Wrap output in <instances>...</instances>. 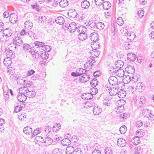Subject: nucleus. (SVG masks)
I'll use <instances>...</instances> for the list:
<instances>
[{
  "instance_id": "nucleus-61",
  "label": "nucleus",
  "mask_w": 154,
  "mask_h": 154,
  "mask_svg": "<svg viewBox=\"0 0 154 154\" xmlns=\"http://www.w3.org/2000/svg\"><path fill=\"white\" fill-rule=\"evenodd\" d=\"M22 109V108L19 105L15 107L14 112L16 113L18 112Z\"/></svg>"
},
{
  "instance_id": "nucleus-19",
  "label": "nucleus",
  "mask_w": 154,
  "mask_h": 154,
  "mask_svg": "<svg viewBox=\"0 0 154 154\" xmlns=\"http://www.w3.org/2000/svg\"><path fill=\"white\" fill-rule=\"evenodd\" d=\"M82 7L84 9L88 8L90 5V2L87 0L83 1L81 3Z\"/></svg>"
},
{
  "instance_id": "nucleus-36",
  "label": "nucleus",
  "mask_w": 154,
  "mask_h": 154,
  "mask_svg": "<svg viewBox=\"0 0 154 154\" xmlns=\"http://www.w3.org/2000/svg\"><path fill=\"white\" fill-rule=\"evenodd\" d=\"M103 102L104 105L107 106H109L111 103V99L106 97L103 100Z\"/></svg>"
},
{
  "instance_id": "nucleus-12",
  "label": "nucleus",
  "mask_w": 154,
  "mask_h": 154,
  "mask_svg": "<svg viewBox=\"0 0 154 154\" xmlns=\"http://www.w3.org/2000/svg\"><path fill=\"white\" fill-rule=\"evenodd\" d=\"M144 114L143 115L145 117L148 118H152L154 117V115H153L150 110L147 109H146L144 111Z\"/></svg>"
},
{
  "instance_id": "nucleus-18",
  "label": "nucleus",
  "mask_w": 154,
  "mask_h": 154,
  "mask_svg": "<svg viewBox=\"0 0 154 154\" xmlns=\"http://www.w3.org/2000/svg\"><path fill=\"white\" fill-rule=\"evenodd\" d=\"M24 26L28 29H31L32 26V23L29 20L26 21L24 24Z\"/></svg>"
},
{
  "instance_id": "nucleus-13",
  "label": "nucleus",
  "mask_w": 154,
  "mask_h": 154,
  "mask_svg": "<svg viewBox=\"0 0 154 154\" xmlns=\"http://www.w3.org/2000/svg\"><path fill=\"white\" fill-rule=\"evenodd\" d=\"M90 38L91 41L94 42H96L99 39V36L97 33H92L90 36Z\"/></svg>"
},
{
  "instance_id": "nucleus-10",
  "label": "nucleus",
  "mask_w": 154,
  "mask_h": 154,
  "mask_svg": "<svg viewBox=\"0 0 154 154\" xmlns=\"http://www.w3.org/2000/svg\"><path fill=\"white\" fill-rule=\"evenodd\" d=\"M4 35L6 38L11 36L13 33L12 30L10 28L4 29L3 31Z\"/></svg>"
},
{
  "instance_id": "nucleus-4",
  "label": "nucleus",
  "mask_w": 154,
  "mask_h": 154,
  "mask_svg": "<svg viewBox=\"0 0 154 154\" xmlns=\"http://www.w3.org/2000/svg\"><path fill=\"white\" fill-rule=\"evenodd\" d=\"M19 93L20 94L18 95L17 96V100L20 102H24L26 101L27 99L26 97V96L25 94L23 93L20 92V91L19 90H17Z\"/></svg>"
},
{
  "instance_id": "nucleus-63",
  "label": "nucleus",
  "mask_w": 154,
  "mask_h": 154,
  "mask_svg": "<svg viewBox=\"0 0 154 154\" xmlns=\"http://www.w3.org/2000/svg\"><path fill=\"white\" fill-rule=\"evenodd\" d=\"M35 71L33 69L30 70L28 71L27 73V76H30L33 74L35 73Z\"/></svg>"
},
{
  "instance_id": "nucleus-14",
  "label": "nucleus",
  "mask_w": 154,
  "mask_h": 154,
  "mask_svg": "<svg viewBox=\"0 0 154 154\" xmlns=\"http://www.w3.org/2000/svg\"><path fill=\"white\" fill-rule=\"evenodd\" d=\"M125 69L126 72L130 74L134 73L135 71L134 67L132 66H127L125 68Z\"/></svg>"
},
{
  "instance_id": "nucleus-5",
  "label": "nucleus",
  "mask_w": 154,
  "mask_h": 154,
  "mask_svg": "<svg viewBox=\"0 0 154 154\" xmlns=\"http://www.w3.org/2000/svg\"><path fill=\"white\" fill-rule=\"evenodd\" d=\"M18 18L17 15L15 14H11L10 15L9 21L11 23H15L17 21Z\"/></svg>"
},
{
  "instance_id": "nucleus-50",
  "label": "nucleus",
  "mask_w": 154,
  "mask_h": 154,
  "mask_svg": "<svg viewBox=\"0 0 154 154\" xmlns=\"http://www.w3.org/2000/svg\"><path fill=\"white\" fill-rule=\"evenodd\" d=\"M23 49L25 51H31V48L29 45L28 44H24L23 45Z\"/></svg>"
},
{
  "instance_id": "nucleus-54",
  "label": "nucleus",
  "mask_w": 154,
  "mask_h": 154,
  "mask_svg": "<svg viewBox=\"0 0 154 154\" xmlns=\"http://www.w3.org/2000/svg\"><path fill=\"white\" fill-rule=\"evenodd\" d=\"M109 72L110 73H111L112 75H114L115 74L117 69L112 67H111L109 69Z\"/></svg>"
},
{
  "instance_id": "nucleus-2",
  "label": "nucleus",
  "mask_w": 154,
  "mask_h": 154,
  "mask_svg": "<svg viewBox=\"0 0 154 154\" xmlns=\"http://www.w3.org/2000/svg\"><path fill=\"white\" fill-rule=\"evenodd\" d=\"M66 27L68 28V30L71 32L72 33L76 31V29L77 28V26L75 22L69 24H67L66 25Z\"/></svg>"
},
{
  "instance_id": "nucleus-37",
  "label": "nucleus",
  "mask_w": 154,
  "mask_h": 154,
  "mask_svg": "<svg viewBox=\"0 0 154 154\" xmlns=\"http://www.w3.org/2000/svg\"><path fill=\"white\" fill-rule=\"evenodd\" d=\"M88 36L87 34L86 33H81L78 35V38L80 40L83 41L87 39Z\"/></svg>"
},
{
  "instance_id": "nucleus-44",
  "label": "nucleus",
  "mask_w": 154,
  "mask_h": 154,
  "mask_svg": "<svg viewBox=\"0 0 154 154\" xmlns=\"http://www.w3.org/2000/svg\"><path fill=\"white\" fill-rule=\"evenodd\" d=\"M28 35L32 38H36V35L35 34L33 31L31 30H29L28 31Z\"/></svg>"
},
{
  "instance_id": "nucleus-48",
  "label": "nucleus",
  "mask_w": 154,
  "mask_h": 154,
  "mask_svg": "<svg viewBox=\"0 0 154 154\" xmlns=\"http://www.w3.org/2000/svg\"><path fill=\"white\" fill-rule=\"evenodd\" d=\"M105 154H112V151L110 147H107L104 150Z\"/></svg>"
},
{
  "instance_id": "nucleus-20",
  "label": "nucleus",
  "mask_w": 154,
  "mask_h": 154,
  "mask_svg": "<svg viewBox=\"0 0 154 154\" xmlns=\"http://www.w3.org/2000/svg\"><path fill=\"white\" fill-rule=\"evenodd\" d=\"M127 59L129 61H133L136 59V55L135 54L132 53H129L127 55Z\"/></svg>"
},
{
  "instance_id": "nucleus-51",
  "label": "nucleus",
  "mask_w": 154,
  "mask_h": 154,
  "mask_svg": "<svg viewBox=\"0 0 154 154\" xmlns=\"http://www.w3.org/2000/svg\"><path fill=\"white\" fill-rule=\"evenodd\" d=\"M15 69L14 68L11 67L10 66L8 67L7 72L10 74L14 73L15 72Z\"/></svg>"
},
{
  "instance_id": "nucleus-45",
  "label": "nucleus",
  "mask_w": 154,
  "mask_h": 154,
  "mask_svg": "<svg viewBox=\"0 0 154 154\" xmlns=\"http://www.w3.org/2000/svg\"><path fill=\"white\" fill-rule=\"evenodd\" d=\"M63 150L60 149L56 148L54 150V154H62Z\"/></svg>"
},
{
  "instance_id": "nucleus-23",
  "label": "nucleus",
  "mask_w": 154,
  "mask_h": 154,
  "mask_svg": "<svg viewBox=\"0 0 154 154\" xmlns=\"http://www.w3.org/2000/svg\"><path fill=\"white\" fill-rule=\"evenodd\" d=\"M117 94L118 96L120 98H123L125 97L126 95V93L125 91L120 89V90L119 91H118Z\"/></svg>"
},
{
  "instance_id": "nucleus-24",
  "label": "nucleus",
  "mask_w": 154,
  "mask_h": 154,
  "mask_svg": "<svg viewBox=\"0 0 154 154\" xmlns=\"http://www.w3.org/2000/svg\"><path fill=\"white\" fill-rule=\"evenodd\" d=\"M118 90L117 88L113 87L110 89L109 94L111 96L116 95L117 94Z\"/></svg>"
},
{
  "instance_id": "nucleus-62",
  "label": "nucleus",
  "mask_w": 154,
  "mask_h": 154,
  "mask_svg": "<svg viewBox=\"0 0 154 154\" xmlns=\"http://www.w3.org/2000/svg\"><path fill=\"white\" fill-rule=\"evenodd\" d=\"M134 88L133 86H131L128 87L127 88L128 91L130 93H133L134 91Z\"/></svg>"
},
{
  "instance_id": "nucleus-6",
  "label": "nucleus",
  "mask_w": 154,
  "mask_h": 154,
  "mask_svg": "<svg viewBox=\"0 0 154 154\" xmlns=\"http://www.w3.org/2000/svg\"><path fill=\"white\" fill-rule=\"evenodd\" d=\"M89 78L90 77L89 75L84 74L79 77L78 81L81 83H85L88 81Z\"/></svg>"
},
{
  "instance_id": "nucleus-30",
  "label": "nucleus",
  "mask_w": 154,
  "mask_h": 154,
  "mask_svg": "<svg viewBox=\"0 0 154 154\" xmlns=\"http://www.w3.org/2000/svg\"><path fill=\"white\" fill-rule=\"evenodd\" d=\"M23 132L26 134H29L32 132V129L30 127L27 126L24 128Z\"/></svg>"
},
{
  "instance_id": "nucleus-21",
  "label": "nucleus",
  "mask_w": 154,
  "mask_h": 154,
  "mask_svg": "<svg viewBox=\"0 0 154 154\" xmlns=\"http://www.w3.org/2000/svg\"><path fill=\"white\" fill-rule=\"evenodd\" d=\"M55 21L57 23L62 25L65 22V20L63 17L60 16L56 18Z\"/></svg>"
},
{
  "instance_id": "nucleus-15",
  "label": "nucleus",
  "mask_w": 154,
  "mask_h": 154,
  "mask_svg": "<svg viewBox=\"0 0 154 154\" xmlns=\"http://www.w3.org/2000/svg\"><path fill=\"white\" fill-rule=\"evenodd\" d=\"M94 114L96 115H99L102 112V109L99 106H95L93 110Z\"/></svg>"
},
{
  "instance_id": "nucleus-8",
  "label": "nucleus",
  "mask_w": 154,
  "mask_h": 154,
  "mask_svg": "<svg viewBox=\"0 0 154 154\" xmlns=\"http://www.w3.org/2000/svg\"><path fill=\"white\" fill-rule=\"evenodd\" d=\"M76 30L79 34L86 33L87 31V29L82 26H78L77 28L76 29Z\"/></svg>"
},
{
  "instance_id": "nucleus-34",
  "label": "nucleus",
  "mask_w": 154,
  "mask_h": 154,
  "mask_svg": "<svg viewBox=\"0 0 154 154\" xmlns=\"http://www.w3.org/2000/svg\"><path fill=\"white\" fill-rule=\"evenodd\" d=\"M124 110V106L121 105L116 108L115 109V111L117 113L119 114L120 113L122 112Z\"/></svg>"
},
{
  "instance_id": "nucleus-49",
  "label": "nucleus",
  "mask_w": 154,
  "mask_h": 154,
  "mask_svg": "<svg viewBox=\"0 0 154 154\" xmlns=\"http://www.w3.org/2000/svg\"><path fill=\"white\" fill-rule=\"evenodd\" d=\"M104 27V24L101 22H99L97 23L96 28L99 29H103Z\"/></svg>"
},
{
  "instance_id": "nucleus-40",
  "label": "nucleus",
  "mask_w": 154,
  "mask_h": 154,
  "mask_svg": "<svg viewBox=\"0 0 154 154\" xmlns=\"http://www.w3.org/2000/svg\"><path fill=\"white\" fill-rule=\"evenodd\" d=\"M9 59V58H5L3 61L4 65L8 67L10 66L11 63V61Z\"/></svg>"
},
{
  "instance_id": "nucleus-28",
  "label": "nucleus",
  "mask_w": 154,
  "mask_h": 154,
  "mask_svg": "<svg viewBox=\"0 0 154 154\" xmlns=\"http://www.w3.org/2000/svg\"><path fill=\"white\" fill-rule=\"evenodd\" d=\"M35 142L38 144H41L44 141L42 137L37 136L35 138L34 140Z\"/></svg>"
},
{
  "instance_id": "nucleus-33",
  "label": "nucleus",
  "mask_w": 154,
  "mask_h": 154,
  "mask_svg": "<svg viewBox=\"0 0 154 154\" xmlns=\"http://www.w3.org/2000/svg\"><path fill=\"white\" fill-rule=\"evenodd\" d=\"M124 70L122 69H118L115 74L119 77H122L124 75Z\"/></svg>"
},
{
  "instance_id": "nucleus-31",
  "label": "nucleus",
  "mask_w": 154,
  "mask_h": 154,
  "mask_svg": "<svg viewBox=\"0 0 154 154\" xmlns=\"http://www.w3.org/2000/svg\"><path fill=\"white\" fill-rule=\"evenodd\" d=\"M40 56L42 59L46 60L48 57L49 54L45 51H43L40 52Z\"/></svg>"
},
{
  "instance_id": "nucleus-29",
  "label": "nucleus",
  "mask_w": 154,
  "mask_h": 154,
  "mask_svg": "<svg viewBox=\"0 0 154 154\" xmlns=\"http://www.w3.org/2000/svg\"><path fill=\"white\" fill-rule=\"evenodd\" d=\"M61 128V125L59 123H55L54 125L53 130L54 132L58 131Z\"/></svg>"
},
{
  "instance_id": "nucleus-11",
  "label": "nucleus",
  "mask_w": 154,
  "mask_h": 154,
  "mask_svg": "<svg viewBox=\"0 0 154 154\" xmlns=\"http://www.w3.org/2000/svg\"><path fill=\"white\" fill-rule=\"evenodd\" d=\"M117 145L122 147L125 146L126 144V140L123 138H120L118 139L117 141Z\"/></svg>"
},
{
  "instance_id": "nucleus-64",
  "label": "nucleus",
  "mask_w": 154,
  "mask_h": 154,
  "mask_svg": "<svg viewBox=\"0 0 154 154\" xmlns=\"http://www.w3.org/2000/svg\"><path fill=\"white\" fill-rule=\"evenodd\" d=\"M138 102L140 104H143V103H145V100L144 99V97H141L140 99H138Z\"/></svg>"
},
{
  "instance_id": "nucleus-32",
  "label": "nucleus",
  "mask_w": 154,
  "mask_h": 154,
  "mask_svg": "<svg viewBox=\"0 0 154 154\" xmlns=\"http://www.w3.org/2000/svg\"><path fill=\"white\" fill-rule=\"evenodd\" d=\"M15 80H16L18 84H21L22 83V82L24 81L23 80V77L22 76L18 75V76L16 75L14 78Z\"/></svg>"
},
{
  "instance_id": "nucleus-7",
  "label": "nucleus",
  "mask_w": 154,
  "mask_h": 154,
  "mask_svg": "<svg viewBox=\"0 0 154 154\" xmlns=\"http://www.w3.org/2000/svg\"><path fill=\"white\" fill-rule=\"evenodd\" d=\"M69 16L73 18H77L78 14L75 9H71L69 10L68 13Z\"/></svg>"
},
{
  "instance_id": "nucleus-35",
  "label": "nucleus",
  "mask_w": 154,
  "mask_h": 154,
  "mask_svg": "<svg viewBox=\"0 0 154 154\" xmlns=\"http://www.w3.org/2000/svg\"><path fill=\"white\" fill-rule=\"evenodd\" d=\"M61 143L64 146H67L70 144L71 142L69 139L65 138L62 140Z\"/></svg>"
},
{
  "instance_id": "nucleus-59",
  "label": "nucleus",
  "mask_w": 154,
  "mask_h": 154,
  "mask_svg": "<svg viewBox=\"0 0 154 154\" xmlns=\"http://www.w3.org/2000/svg\"><path fill=\"white\" fill-rule=\"evenodd\" d=\"M74 154H82V152L80 148H76L74 150Z\"/></svg>"
},
{
  "instance_id": "nucleus-17",
  "label": "nucleus",
  "mask_w": 154,
  "mask_h": 154,
  "mask_svg": "<svg viewBox=\"0 0 154 154\" xmlns=\"http://www.w3.org/2000/svg\"><path fill=\"white\" fill-rule=\"evenodd\" d=\"M136 89L138 90L139 92H142L144 89V86L143 84L142 83H138L136 87Z\"/></svg>"
},
{
  "instance_id": "nucleus-9",
  "label": "nucleus",
  "mask_w": 154,
  "mask_h": 154,
  "mask_svg": "<svg viewBox=\"0 0 154 154\" xmlns=\"http://www.w3.org/2000/svg\"><path fill=\"white\" fill-rule=\"evenodd\" d=\"M109 82L110 85H115L117 84L118 80L117 78L114 76L110 77L109 79Z\"/></svg>"
},
{
  "instance_id": "nucleus-57",
  "label": "nucleus",
  "mask_w": 154,
  "mask_h": 154,
  "mask_svg": "<svg viewBox=\"0 0 154 154\" xmlns=\"http://www.w3.org/2000/svg\"><path fill=\"white\" fill-rule=\"evenodd\" d=\"M35 44L36 45L38 46V47H43L45 46V44L43 42H35Z\"/></svg>"
},
{
  "instance_id": "nucleus-47",
  "label": "nucleus",
  "mask_w": 154,
  "mask_h": 154,
  "mask_svg": "<svg viewBox=\"0 0 154 154\" xmlns=\"http://www.w3.org/2000/svg\"><path fill=\"white\" fill-rule=\"evenodd\" d=\"M38 21L42 23H44L46 21V17L45 16H43L39 17Z\"/></svg>"
},
{
  "instance_id": "nucleus-58",
  "label": "nucleus",
  "mask_w": 154,
  "mask_h": 154,
  "mask_svg": "<svg viewBox=\"0 0 154 154\" xmlns=\"http://www.w3.org/2000/svg\"><path fill=\"white\" fill-rule=\"evenodd\" d=\"M91 92L90 95H95L98 93V90L96 88H93L91 89Z\"/></svg>"
},
{
  "instance_id": "nucleus-53",
  "label": "nucleus",
  "mask_w": 154,
  "mask_h": 154,
  "mask_svg": "<svg viewBox=\"0 0 154 154\" xmlns=\"http://www.w3.org/2000/svg\"><path fill=\"white\" fill-rule=\"evenodd\" d=\"M117 23L119 25H122L124 23L122 17H119L117 19Z\"/></svg>"
},
{
  "instance_id": "nucleus-56",
  "label": "nucleus",
  "mask_w": 154,
  "mask_h": 154,
  "mask_svg": "<svg viewBox=\"0 0 154 154\" xmlns=\"http://www.w3.org/2000/svg\"><path fill=\"white\" fill-rule=\"evenodd\" d=\"M127 113H123L120 115V118H121V120L122 121H124L127 118Z\"/></svg>"
},
{
  "instance_id": "nucleus-1",
  "label": "nucleus",
  "mask_w": 154,
  "mask_h": 154,
  "mask_svg": "<svg viewBox=\"0 0 154 154\" xmlns=\"http://www.w3.org/2000/svg\"><path fill=\"white\" fill-rule=\"evenodd\" d=\"M20 92L23 93L25 94L26 98H33L36 95V93L35 91H31L26 87L20 88H19Z\"/></svg>"
},
{
  "instance_id": "nucleus-27",
  "label": "nucleus",
  "mask_w": 154,
  "mask_h": 154,
  "mask_svg": "<svg viewBox=\"0 0 154 154\" xmlns=\"http://www.w3.org/2000/svg\"><path fill=\"white\" fill-rule=\"evenodd\" d=\"M68 4V2L67 0H61L59 3L60 6L62 8H64L67 6Z\"/></svg>"
},
{
  "instance_id": "nucleus-60",
  "label": "nucleus",
  "mask_w": 154,
  "mask_h": 154,
  "mask_svg": "<svg viewBox=\"0 0 154 154\" xmlns=\"http://www.w3.org/2000/svg\"><path fill=\"white\" fill-rule=\"evenodd\" d=\"M144 13V10L139 11L137 12V15L139 17H142L143 16Z\"/></svg>"
},
{
  "instance_id": "nucleus-46",
  "label": "nucleus",
  "mask_w": 154,
  "mask_h": 154,
  "mask_svg": "<svg viewBox=\"0 0 154 154\" xmlns=\"http://www.w3.org/2000/svg\"><path fill=\"white\" fill-rule=\"evenodd\" d=\"M32 56L33 57H34L36 59L40 57V53H39V52L37 51H36V50H35L33 52Z\"/></svg>"
},
{
  "instance_id": "nucleus-42",
  "label": "nucleus",
  "mask_w": 154,
  "mask_h": 154,
  "mask_svg": "<svg viewBox=\"0 0 154 154\" xmlns=\"http://www.w3.org/2000/svg\"><path fill=\"white\" fill-rule=\"evenodd\" d=\"M41 130L40 128L35 130L32 134V135L33 137L35 136L41 132Z\"/></svg>"
},
{
  "instance_id": "nucleus-16",
  "label": "nucleus",
  "mask_w": 154,
  "mask_h": 154,
  "mask_svg": "<svg viewBox=\"0 0 154 154\" xmlns=\"http://www.w3.org/2000/svg\"><path fill=\"white\" fill-rule=\"evenodd\" d=\"M115 64L116 67L120 69H121V68L123 67L124 65L123 62L120 60L115 62Z\"/></svg>"
},
{
  "instance_id": "nucleus-25",
  "label": "nucleus",
  "mask_w": 154,
  "mask_h": 154,
  "mask_svg": "<svg viewBox=\"0 0 154 154\" xmlns=\"http://www.w3.org/2000/svg\"><path fill=\"white\" fill-rule=\"evenodd\" d=\"M102 6L104 9L107 10L110 8L111 5L108 2H104L103 3Z\"/></svg>"
},
{
  "instance_id": "nucleus-52",
  "label": "nucleus",
  "mask_w": 154,
  "mask_h": 154,
  "mask_svg": "<svg viewBox=\"0 0 154 154\" xmlns=\"http://www.w3.org/2000/svg\"><path fill=\"white\" fill-rule=\"evenodd\" d=\"M18 119L20 120H24V119L26 118V116L24 114H20L19 113L18 114Z\"/></svg>"
},
{
  "instance_id": "nucleus-38",
  "label": "nucleus",
  "mask_w": 154,
  "mask_h": 154,
  "mask_svg": "<svg viewBox=\"0 0 154 154\" xmlns=\"http://www.w3.org/2000/svg\"><path fill=\"white\" fill-rule=\"evenodd\" d=\"M52 139L50 137H47L45 139V140L44 141V144L45 146L50 145L52 143Z\"/></svg>"
},
{
  "instance_id": "nucleus-55",
  "label": "nucleus",
  "mask_w": 154,
  "mask_h": 154,
  "mask_svg": "<svg viewBox=\"0 0 154 154\" xmlns=\"http://www.w3.org/2000/svg\"><path fill=\"white\" fill-rule=\"evenodd\" d=\"M127 35L129 36L130 37L128 38V39H130V40L131 41L132 40L133 41L134 38L135 37V36L134 34L133 33L132 34L130 33H127Z\"/></svg>"
},
{
  "instance_id": "nucleus-41",
  "label": "nucleus",
  "mask_w": 154,
  "mask_h": 154,
  "mask_svg": "<svg viewBox=\"0 0 154 154\" xmlns=\"http://www.w3.org/2000/svg\"><path fill=\"white\" fill-rule=\"evenodd\" d=\"M98 82L96 79H93L91 82L90 84L92 87H95L98 85Z\"/></svg>"
},
{
  "instance_id": "nucleus-26",
  "label": "nucleus",
  "mask_w": 154,
  "mask_h": 154,
  "mask_svg": "<svg viewBox=\"0 0 154 154\" xmlns=\"http://www.w3.org/2000/svg\"><path fill=\"white\" fill-rule=\"evenodd\" d=\"M140 137L136 136L134 137L131 140V142L134 144L137 145L140 143Z\"/></svg>"
},
{
  "instance_id": "nucleus-43",
  "label": "nucleus",
  "mask_w": 154,
  "mask_h": 154,
  "mask_svg": "<svg viewBox=\"0 0 154 154\" xmlns=\"http://www.w3.org/2000/svg\"><path fill=\"white\" fill-rule=\"evenodd\" d=\"M127 127L125 125H123L119 129L120 133L121 134H124L127 131Z\"/></svg>"
},
{
  "instance_id": "nucleus-22",
  "label": "nucleus",
  "mask_w": 154,
  "mask_h": 154,
  "mask_svg": "<svg viewBox=\"0 0 154 154\" xmlns=\"http://www.w3.org/2000/svg\"><path fill=\"white\" fill-rule=\"evenodd\" d=\"M74 152V148L72 146H69L67 147L66 153V154H72Z\"/></svg>"
},
{
  "instance_id": "nucleus-39",
  "label": "nucleus",
  "mask_w": 154,
  "mask_h": 154,
  "mask_svg": "<svg viewBox=\"0 0 154 154\" xmlns=\"http://www.w3.org/2000/svg\"><path fill=\"white\" fill-rule=\"evenodd\" d=\"M77 74L79 76H80L82 74L86 73L87 70L82 68H80L77 70Z\"/></svg>"
},
{
  "instance_id": "nucleus-3",
  "label": "nucleus",
  "mask_w": 154,
  "mask_h": 154,
  "mask_svg": "<svg viewBox=\"0 0 154 154\" xmlns=\"http://www.w3.org/2000/svg\"><path fill=\"white\" fill-rule=\"evenodd\" d=\"M13 43L15 45L20 46L23 44V41L20 37H16L13 39Z\"/></svg>"
}]
</instances>
